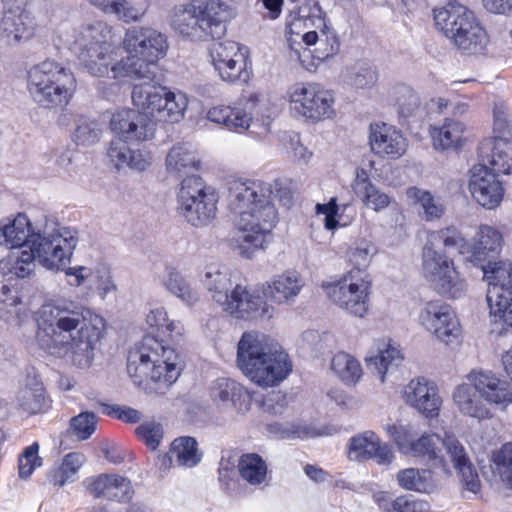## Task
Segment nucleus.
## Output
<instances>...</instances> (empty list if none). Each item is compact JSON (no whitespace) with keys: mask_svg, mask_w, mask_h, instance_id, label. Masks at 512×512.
Returning <instances> with one entry per match:
<instances>
[{"mask_svg":"<svg viewBox=\"0 0 512 512\" xmlns=\"http://www.w3.org/2000/svg\"><path fill=\"white\" fill-rule=\"evenodd\" d=\"M102 316L73 302L46 304L40 310L38 343L47 354L85 369L103 337Z\"/></svg>","mask_w":512,"mask_h":512,"instance_id":"obj_1","label":"nucleus"},{"mask_svg":"<svg viewBox=\"0 0 512 512\" xmlns=\"http://www.w3.org/2000/svg\"><path fill=\"white\" fill-rule=\"evenodd\" d=\"M271 194V185L261 180L238 179L229 185L228 207L238 214L232 247L245 258L265 248L277 221Z\"/></svg>","mask_w":512,"mask_h":512,"instance_id":"obj_2","label":"nucleus"},{"mask_svg":"<svg viewBox=\"0 0 512 512\" xmlns=\"http://www.w3.org/2000/svg\"><path fill=\"white\" fill-rule=\"evenodd\" d=\"M237 363L241 371L261 387L281 383L292 371L288 354L259 332H245L238 342Z\"/></svg>","mask_w":512,"mask_h":512,"instance_id":"obj_3","label":"nucleus"},{"mask_svg":"<svg viewBox=\"0 0 512 512\" xmlns=\"http://www.w3.org/2000/svg\"><path fill=\"white\" fill-rule=\"evenodd\" d=\"M73 50L80 65L97 77L112 73L121 55V34L104 22L83 26L76 31Z\"/></svg>","mask_w":512,"mask_h":512,"instance_id":"obj_4","label":"nucleus"},{"mask_svg":"<svg viewBox=\"0 0 512 512\" xmlns=\"http://www.w3.org/2000/svg\"><path fill=\"white\" fill-rule=\"evenodd\" d=\"M127 371L136 385L150 379L170 386L181 373L179 355L154 335L147 334L130 351Z\"/></svg>","mask_w":512,"mask_h":512,"instance_id":"obj_5","label":"nucleus"},{"mask_svg":"<svg viewBox=\"0 0 512 512\" xmlns=\"http://www.w3.org/2000/svg\"><path fill=\"white\" fill-rule=\"evenodd\" d=\"M121 44L128 55L112 66L114 79L145 77L149 65L163 58L168 49L165 35L150 27L133 26L127 29Z\"/></svg>","mask_w":512,"mask_h":512,"instance_id":"obj_6","label":"nucleus"},{"mask_svg":"<svg viewBox=\"0 0 512 512\" xmlns=\"http://www.w3.org/2000/svg\"><path fill=\"white\" fill-rule=\"evenodd\" d=\"M235 10L224 1L209 0L204 8L193 4L174 9L171 25L179 34L192 39L221 38L227 23L235 17Z\"/></svg>","mask_w":512,"mask_h":512,"instance_id":"obj_7","label":"nucleus"},{"mask_svg":"<svg viewBox=\"0 0 512 512\" xmlns=\"http://www.w3.org/2000/svg\"><path fill=\"white\" fill-rule=\"evenodd\" d=\"M77 86L71 69L47 59L28 71V91L33 100L45 108L66 106Z\"/></svg>","mask_w":512,"mask_h":512,"instance_id":"obj_8","label":"nucleus"},{"mask_svg":"<svg viewBox=\"0 0 512 512\" xmlns=\"http://www.w3.org/2000/svg\"><path fill=\"white\" fill-rule=\"evenodd\" d=\"M436 26L459 49L475 54L482 52L488 36L474 13L457 1H449L444 7L434 9Z\"/></svg>","mask_w":512,"mask_h":512,"instance_id":"obj_9","label":"nucleus"},{"mask_svg":"<svg viewBox=\"0 0 512 512\" xmlns=\"http://www.w3.org/2000/svg\"><path fill=\"white\" fill-rule=\"evenodd\" d=\"M132 101L148 118L150 116L157 121L169 123L181 121L188 105L184 93L174 92L151 82L135 85L132 90Z\"/></svg>","mask_w":512,"mask_h":512,"instance_id":"obj_10","label":"nucleus"},{"mask_svg":"<svg viewBox=\"0 0 512 512\" xmlns=\"http://www.w3.org/2000/svg\"><path fill=\"white\" fill-rule=\"evenodd\" d=\"M219 197L216 190L197 175L185 177L178 192L181 215L194 227L209 225L216 217Z\"/></svg>","mask_w":512,"mask_h":512,"instance_id":"obj_11","label":"nucleus"},{"mask_svg":"<svg viewBox=\"0 0 512 512\" xmlns=\"http://www.w3.org/2000/svg\"><path fill=\"white\" fill-rule=\"evenodd\" d=\"M422 273L430 286L441 296L459 299L467 292L466 280L454 266V262L442 251L424 245Z\"/></svg>","mask_w":512,"mask_h":512,"instance_id":"obj_12","label":"nucleus"},{"mask_svg":"<svg viewBox=\"0 0 512 512\" xmlns=\"http://www.w3.org/2000/svg\"><path fill=\"white\" fill-rule=\"evenodd\" d=\"M372 281L368 273L352 269L344 277L327 286L329 299L348 314L363 318L369 310Z\"/></svg>","mask_w":512,"mask_h":512,"instance_id":"obj_13","label":"nucleus"},{"mask_svg":"<svg viewBox=\"0 0 512 512\" xmlns=\"http://www.w3.org/2000/svg\"><path fill=\"white\" fill-rule=\"evenodd\" d=\"M77 242L76 232L62 227L32 234L29 248L43 267L58 271L70 261Z\"/></svg>","mask_w":512,"mask_h":512,"instance_id":"obj_14","label":"nucleus"},{"mask_svg":"<svg viewBox=\"0 0 512 512\" xmlns=\"http://www.w3.org/2000/svg\"><path fill=\"white\" fill-rule=\"evenodd\" d=\"M290 109L312 121L330 118L334 114V96L317 83L299 82L288 90Z\"/></svg>","mask_w":512,"mask_h":512,"instance_id":"obj_15","label":"nucleus"},{"mask_svg":"<svg viewBox=\"0 0 512 512\" xmlns=\"http://www.w3.org/2000/svg\"><path fill=\"white\" fill-rule=\"evenodd\" d=\"M214 70L230 84H246L252 77L251 62L246 51L234 41L215 42L209 49Z\"/></svg>","mask_w":512,"mask_h":512,"instance_id":"obj_16","label":"nucleus"},{"mask_svg":"<svg viewBox=\"0 0 512 512\" xmlns=\"http://www.w3.org/2000/svg\"><path fill=\"white\" fill-rule=\"evenodd\" d=\"M385 431L394 440L402 454L426 458L433 462L434 466L446 470V463L442 456L441 437L438 434L424 433L416 439L411 428L406 425H387Z\"/></svg>","mask_w":512,"mask_h":512,"instance_id":"obj_17","label":"nucleus"},{"mask_svg":"<svg viewBox=\"0 0 512 512\" xmlns=\"http://www.w3.org/2000/svg\"><path fill=\"white\" fill-rule=\"evenodd\" d=\"M256 288L236 284L221 307L235 318L243 320L270 319L274 308Z\"/></svg>","mask_w":512,"mask_h":512,"instance_id":"obj_18","label":"nucleus"},{"mask_svg":"<svg viewBox=\"0 0 512 512\" xmlns=\"http://www.w3.org/2000/svg\"><path fill=\"white\" fill-rule=\"evenodd\" d=\"M418 323L445 344H449L459 336L460 328L456 314L443 300L425 303L419 311Z\"/></svg>","mask_w":512,"mask_h":512,"instance_id":"obj_19","label":"nucleus"},{"mask_svg":"<svg viewBox=\"0 0 512 512\" xmlns=\"http://www.w3.org/2000/svg\"><path fill=\"white\" fill-rule=\"evenodd\" d=\"M259 103V94H243L236 106H214L207 111L206 118L230 131L243 133L250 127L252 115L256 112Z\"/></svg>","mask_w":512,"mask_h":512,"instance_id":"obj_20","label":"nucleus"},{"mask_svg":"<svg viewBox=\"0 0 512 512\" xmlns=\"http://www.w3.org/2000/svg\"><path fill=\"white\" fill-rule=\"evenodd\" d=\"M498 175L483 163L475 164L470 170L468 189L472 198L485 209H495L503 200L504 187Z\"/></svg>","mask_w":512,"mask_h":512,"instance_id":"obj_21","label":"nucleus"},{"mask_svg":"<svg viewBox=\"0 0 512 512\" xmlns=\"http://www.w3.org/2000/svg\"><path fill=\"white\" fill-rule=\"evenodd\" d=\"M347 457L355 462L374 460L378 465H390L395 458L390 445L382 442L371 430L358 433L349 439Z\"/></svg>","mask_w":512,"mask_h":512,"instance_id":"obj_22","label":"nucleus"},{"mask_svg":"<svg viewBox=\"0 0 512 512\" xmlns=\"http://www.w3.org/2000/svg\"><path fill=\"white\" fill-rule=\"evenodd\" d=\"M209 396L214 405L231 416L249 411L251 397L248 391L237 381L230 378H218L209 387Z\"/></svg>","mask_w":512,"mask_h":512,"instance_id":"obj_23","label":"nucleus"},{"mask_svg":"<svg viewBox=\"0 0 512 512\" xmlns=\"http://www.w3.org/2000/svg\"><path fill=\"white\" fill-rule=\"evenodd\" d=\"M109 126L115 138L128 142H142L153 137L154 124L143 112L134 109H121L114 112Z\"/></svg>","mask_w":512,"mask_h":512,"instance_id":"obj_24","label":"nucleus"},{"mask_svg":"<svg viewBox=\"0 0 512 512\" xmlns=\"http://www.w3.org/2000/svg\"><path fill=\"white\" fill-rule=\"evenodd\" d=\"M467 381L473 383L487 405L505 410L512 404V385L492 371L472 370L467 375Z\"/></svg>","mask_w":512,"mask_h":512,"instance_id":"obj_25","label":"nucleus"},{"mask_svg":"<svg viewBox=\"0 0 512 512\" xmlns=\"http://www.w3.org/2000/svg\"><path fill=\"white\" fill-rule=\"evenodd\" d=\"M305 286L304 277L296 270H287L263 283L266 300L278 305H291Z\"/></svg>","mask_w":512,"mask_h":512,"instance_id":"obj_26","label":"nucleus"},{"mask_svg":"<svg viewBox=\"0 0 512 512\" xmlns=\"http://www.w3.org/2000/svg\"><path fill=\"white\" fill-rule=\"evenodd\" d=\"M478 163H483L497 174L512 172V137L486 138L478 147Z\"/></svg>","mask_w":512,"mask_h":512,"instance_id":"obj_27","label":"nucleus"},{"mask_svg":"<svg viewBox=\"0 0 512 512\" xmlns=\"http://www.w3.org/2000/svg\"><path fill=\"white\" fill-rule=\"evenodd\" d=\"M370 146L380 157L397 159L406 152L408 142L402 132L394 126L376 123L370 126Z\"/></svg>","mask_w":512,"mask_h":512,"instance_id":"obj_28","label":"nucleus"},{"mask_svg":"<svg viewBox=\"0 0 512 512\" xmlns=\"http://www.w3.org/2000/svg\"><path fill=\"white\" fill-rule=\"evenodd\" d=\"M404 401L427 417L438 414L441 399L435 384L424 377L412 379L403 390Z\"/></svg>","mask_w":512,"mask_h":512,"instance_id":"obj_29","label":"nucleus"},{"mask_svg":"<svg viewBox=\"0 0 512 512\" xmlns=\"http://www.w3.org/2000/svg\"><path fill=\"white\" fill-rule=\"evenodd\" d=\"M442 447H445L464 487L470 492L477 493L480 489V479L463 444L454 435L446 434L441 438Z\"/></svg>","mask_w":512,"mask_h":512,"instance_id":"obj_30","label":"nucleus"},{"mask_svg":"<svg viewBox=\"0 0 512 512\" xmlns=\"http://www.w3.org/2000/svg\"><path fill=\"white\" fill-rule=\"evenodd\" d=\"M65 274L72 279L69 283L74 286L86 285L89 289H95L102 299L115 291L116 287L111 279L110 271L105 265L95 268L75 266L65 270Z\"/></svg>","mask_w":512,"mask_h":512,"instance_id":"obj_31","label":"nucleus"},{"mask_svg":"<svg viewBox=\"0 0 512 512\" xmlns=\"http://www.w3.org/2000/svg\"><path fill=\"white\" fill-rule=\"evenodd\" d=\"M404 360L403 353L398 345L390 340L379 342L375 354L365 358L367 368L377 376L382 383L392 376Z\"/></svg>","mask_w":512,"mask_h":512,"instance_id":"obj_32","label":"nucleus"},{"mask_svg":"<svg viewBox=\"0 0 512 512\" xmlns=\"http://www.w3.org/2000/svg\"><path fill=\"white\" fill-rule=\"evenodd\" d=\"M107 157L117 170L129 168L142 172L151 164V156L147 151L133 149L128 145V141H123L121 138L111 140Z\"/></svg>","mask_w":512,"mask_h":512,"instance_id":"obj_33","label":"nucleus"},{"mask_svg":"<svg viewBox=\"0 0 512 512\" xmlns=\"http://www.w3.org/2000/svg\"><path fill=\"white\" fill-rule=\"evenodd\" d=\"M35 32V23L24 12H5L0 22V42L4 45H17L29 40Z\"/></svg>","mask_w":512,"mask_h":512,"instance_id":"obj_34","label":"nucleus"},{"mask_svg":"<svg viewBox=\"0 0 512 512\" xmlns=\"http://www.w3.org/2000/svg\"><path fill=\"white\" fill-rule=\"evenodd\" d=\"M503 245L502 233L495 227L481 225L470 241V262L475 266H484L490 254H498Z\"/></svg>","mask_w":512,"mask_h":512,"instance_id":"obj_35","label":"nucleus"},{"mask_svg":"<svg viewBox=\"0 0 512 512\" xmlns=\"http://www.w3.org/2000/svg\"><path fill=\"white\" fill-rule=\"evenodd\" d=\"M466 125L454 118H445L440 126H432L430 135L437 151H458L465 142Z\"/></svg>","mask_w":512,"mask_h":512,"instance_id":"obj_36","label":"nucleus"},{"mask_svg":"<svg viewBox=\"0 0 512 512\" xmlns=\"http://www.w3.org/2000/svg\"><path fill=\"white\" fill-rule=\"evenodd\" d=\"M453 400L463 415L475 418L478 421L493 417L491 409L486 402H483L472 382L467 381L458 385L453 392Z\"/></svg>","mask_w":512,"mask_h":512,"instance_id":"obj_37","label":"nucleus"},{"mask_svg":"<svg viewBox=\"0 0 512 512\" xmlns=\"http://www.w3.org/2000/svg\"><path fill=\"white\" fill-rule=\"evenodd\" d=\"M307 46H314L313 57L325 61L334 57L340 49V40L335 30L324 22V26L313 28L302 35Z\"/></svg>","mask_w":512,"mask_h":512,"instance_id":"obj_38","label":"nucleus"},{"mask_svg":"<svg viewBox=\"0 0 512 512\" xmlns=\"http://www.w3.org/2000/svg\"><path fill=\"white\" fill-rule=\"evenodd\" d=\"M325 13L316 0H305L300 5L293 6L290 10L286 26L291 33L299 34V30L304 27L313 29L324 26Z\"/></svg>","mask_w":512,"mask_h":512,"instance_id":"obj_39","label":"nucleus"},{"mask_svg":"<svg viewBox=\"0 0 512 512\" xmlns=\"http://www.w3.org/2000/svg\"><path fill=\"white\" fill-rule=\"evenodd\" d=\"M484 277L488 281L487 293L491 301H496L500 294H512V263L508 260L489 262L482 266Z\"/></svg>","mask_w":512,"mask_h":512,"instance_id":"obj_40","label":"nucleus"},{"mask_svg":"<svg viewBox=\"0 0 512 512\" xmlns=\"http://www.w3.org/2000/svg\"><path fill=\"white\" fill-rule=\"evenodd\" d=\"M386 100L389 105L395 107L402 121L415 116L421 104L417 92L404 83L391 85L387 90Z\"/></svg>","mask_w":512,"mask_h":512,"instance_id":"obj_41","label":"nucleus"},{"mask_svg":"<svg viewBox=\"0 0 512 512\" xmlns=\"http://www.w3.org/2000/svg\"><path fill=\"white\" fill-rule=\"evenodd\" d=\"M201 282L211 294L213 301L220 306L227 302L232 287L230 272L219 264H210L204 268Z\"/></svg>","mask_w":512,"mask_h":512,"instance_id":"obj_42","label":"nucleus"},{"mask_svg":"<svg viewBox=\"0 0 512 512\" xmlns=\"http://www.w3.org/2000/svg\"><path fill=\"white\" fill-rule=\"evenodd\" d=\"M36 234L30 220L25 214L19 213L13 220L0 226V245L7 248L30 246V238Z\"/></svg>","mask_w":512,"mask_h":512,"instance_id":"obj_43","label":"nucleus"},{"mask_svg":"<svg viewBox=\"0 0 512 512\" xmlns=\"http://www.w3.org/2000/svg\"><path fill=\"white\" fill-rule=\"evenodd\" d=\"M491 333L498 336L512 332V294H500L496 301H491L487 293Z\"/></svg>","mask_w":512,"mask_h":512,"instance_id":"obj_44","label":"nucleus"},{"mask_svg":"<svg viewBox=\"0 0 512 512\" xmlns=\"http://www.w3.org/2000/svg\"><path fill=\"white\" fill-rule=\"evenodd\" d=\"M425 245H431L440 251L441 247L447 250H456L470 262V241L466 240L455 227H447L429 233Z\"/></svg>","mask_w":512,"mask_h":512,"instance_id":"obj_45","label":"nucleus"},{"mask_svg":"<svg viewBox=\"0 0 512 512\" xmlns=\"http://www.w3.org/2000/svg\"><path fill=\"white\" fill-rule=\"evenodd\" d=\"M166 168L179 177H189L190 172L199 169V161L188 144H179L170 149L166 157Z\"/></svg>","mask_w":512,"mask_h":512,"instance_id":"obj_46","label":"nucleus"},{"mask_svg":"<svg viewBox=\"0 0 512 512\" xmlns=\"http://www.w3.org/2000/svg\"><path fill=\"white\" fill-rule=\"evenodd\" d=\"M353 188L356 195L360 197L363 203L368 208L375 211L387 208L391 202L390 197L376 188V186L370 181L364 170L357 174Z\"/></svg>","mask_w":512,"mask_h":512,"instance_id":"obj_47","label":"nucleus"},{"mask_svg":"<svg viewBox=\"0 0 512 512\" xmlns=\"http://www.w3.org/2000/svg\"><path fill=\"white\" fill-rule=\"evenodd\" d=\"M407 197L419 205V215L427 222L438 220L445 213V205L442 199L435 197L429 191L418 187H410L407 190Z\"/></svg>","mask_w":512,"mask_h":512,"instance_id":"obj_48","label":"nucleus"},{"mask_svg":"<svg viewBox=\"0 0 512 512\" xmlns=\"http://www.w3.org/2000/svg\"><path fill=\"white\" fill-rule=\"evenodd\" d=\"M238 471L241 479L250 486L261 487L267 484L268 467L258 454L242 455L238 461Z\"/></svg>","mask_w":512,"mask_h":512,"instance_id":"obj_49","label":"nucleus"},{"mask_svg":"<svg viewBox=\"0 0 512 512\" xmlns=\"http://www.w3.org/2000/svg\"><path fill=\"white\" fill-rule=\"evenodd\" d=\"M85 461L86 457L82 453H68L64 456L61 465L49 473V482L54 486L62 487L67 482L73 481Z\"/></svg>","mask_w":512,"mask_h":512,"instance_id":"obj_50","label":"nucleus"},{"mask_svg":"<svg viewBox=\"0 0 512 512\" xmlns=\"http://www.w3.org/2000/svg\"><path fill=\"white\" fill-rule=\"evenodd\" d=\"M331 368L348 385H355L363 374L360 362L346 352H338L333 356Z\"/></svg>","mask_w":512,"mask_h":512,"instance_id":"obj_51","label":"nucleus"},{"mask_svg":"<svg viewBox=\"0 0 512 512\" xmlns=\"http://www.w3.org/2000/svg\"><path fill=\"white\" fill-rule=\"evenodd\" d=\"M73 141L80 146H91L98 143L102 137L101 124L90 117L79 115L75 118Z\"/></svg>","mask_w":512,"mask_h":512,"instance_id":"obj_52","label":"nucleus"},{"mask_svg":"<svg viewBox=\"0 0 512 512\" xmlns=\"http://www.w3.org/2000/svg\"><path fill=\"white\" fill-rule=\"evenodd\" d=\"M171 453L175 456L178 466L191 468L201 461L197 442L189 436L175 439L171 444Z\"/></svg>","mask_w":512,"mask_h":512,"instance_id":"obj_53","label":"nucleus"},{"mask_svg":"<svg viewBox=\"0 0 512 512\" xmlns=\"http://www.w3.org/2000/svg\"><path fill=\"white\" fill-rule=\"evenodd\" d=\"M377 81V69L368 62L356 63L349 71L348 82L356 89H370Z\"/></svg>","mask_w":512,"mask_h":512,"instance_id":"obj_54","label":"nucleus"},{"mask_svg":"<svg viewBox=\"0 0 512 512\" xmlns=\"http://www.w3.org/2000/svg\"><path fill=\"white\" fill-rule=\"evenodd\" d=\"M166 288L176 297L191 305L198 301V293L192 289L187 280L177 271L171 270L164 282Z\"/></svg>","mask_w":512,"mask_h":512,"instance_id":"obj_55","label":"nucleus"},{"mask_svg":"<svg viewBox=\"0 0 512 512\" xmlns=\"http://www.w3.org/2000/svg\"><path fill=\"white\" fill-rule=\"evenodd\" d=\"M146 322L150 328H155L163 336L181 335L183 327L180 322L171 321L162 307H157L147 314Z\"/></svg>","mask_w":512,"mask_h":512,"instance_id":"obj_56","label":"nucleus"},{"mask_svg":"<svg viewBox=\"0 0 512 512\" xmlns=\"http://www.w3.org/2000/svg\"><path fill=\"white\" fill-rule=\"evenodd\" d=\"M18 401L26 412L36 414L46 407L44 388L36 383L34 387H25L19 392Z\"/></svg>","mask_w":512,"mask_h":512,"instance_id":"obj_57","label":"nucleus"},{"mask_svg":"<svg viewBox=\"0 0 512 512\" xmlns=\"http://www.w3.org/2000/svg\"><path fill=\"white\" fill-rule=\"evenodd\" d=\"M148 8V0H116L113 13L124 22L138 21Z\"/></svg>","mask_w":512,"mask_h":512,"instance_id":"obj_58","label":"nucleus"},{"mask_svg":"<svg viewBox=\"0 0 512 512\" xmlns=\"http://www.w3.org/2000/svg\"><path fill=\"white\" fill-rule=\"evenodd\" d=\"M429 471L416 468H406L398 471L396 479L398 485L410 491L424 492L427 488Z\"/></svg>","mask_w":512,"mask_h":512,"instance_id":"obj_59","label":"nucleus"},{"mask_svg":"<svg viewBox=\"0 0 512 512\" xmlns=\"http://www.w3.org/2000/svg\"><path fill=\"white\" fill-rule=\"evenodd\" d=\"M377 253L374 243L368 239L357 240L348 251L349 261L356 266L355 269L363 270L367 267L372 257Z\"/></svg>","mask_w":512,"mask_h":512,"instance_id":"obj_60","label":"nucleus"},{"mask_svg":"<svg viewBox=\"0 0 512 512\" xmlns=\"http://www.w3.org/2000/svg\"><path fill=\"white\" fill-rule=\"evenodd\" d=\"M494 471L502 481L512 488V443L504 444L493 455Z\"/></svg>","mask_w":512,"mask_h":512,"instance_id":"obj_61","label":"nucleus"},{"mask_svg":"<svg viewBox=\"0 0 512 512\" xmlns=\"http://www.w3.org/2000/svg\"><path fill=\"white\" fill-rule=\"evenodd\" d=\"M36 256L31 249L13 253L9 256L10 271L19 278L28 277L35 267Z\"/></svg>","mask_w":512,"mask_h":512,"instance_id":"obj_62","label":"nucleus"},{"mask_svg":"<svg viewBox=\"0 0 512 512\" xmlns=\"http://www.w3.org/2000/svg\"><path fill=\"white\" fill-rule=\"evenodd\" d=\"M133 496L134 490L131 481L126 477L113 474L112 481L109 484L107 500L129 502Z\"/></svg>","mask_w":512,"mask_h":512,"instance_id":"obj_63","label":"nucleus"},{"mask_svg":"<svg viewBox=\"0 0 512 512\" xmlns=\"http://www.w3.org/2000/svg\"><path fill=\"white\" fill-rule=\"evenodd\" d=\"M494 136L512 137V121L508 108L503 102H497L493 108Z\"/></svg>","mask_w":512,"mask_h":512,"instance_id":"obj_64","label":"nucleus"}]
</instances>
